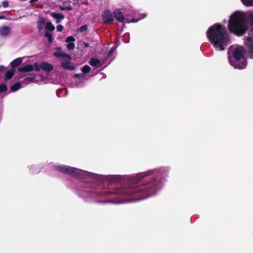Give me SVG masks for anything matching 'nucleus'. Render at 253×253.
<instances>
[{
  "mask_svg": "<svg viewBox=\"0 0 253 253\" xmlns=\"http://www.w3.org/2000/svg\"><path fill=\"white\" fill-rule=\"evenodd\" d=\"M55 169L59 172L68 174L72 177H79L82 172L79 169L65 165L55 166Z\"/></svg>",
  "mask_w": 253,
  "mask_h": 253,
  "instance_id": "obj_5",
  "label": "nucleus"
},
{
  "mask_svg": "<svg viewBox=\"0 0 253 253\" xmlns=\"http://www.w3.org/2000/svg\"><path fill=\"white\" fill-rule=\"evenodd\" d=\"M73 9V8L72 6H71V5H69L68 6L66 7V10L67 11H71Z\"/></svg>",
  "mask_w": 253,
  "mask_h": 253,
  "instance_id": "obj_36",
  "label": "nucleus"
},
{
  "mask_svg": "<svg viewBox=\"0 0 253 253\" xmlns=\"http://www.w3.org/2000/svg\"><path fill=\"white\" fill-rule=\"evenodd\" d=\"M207 36L211 42L221 50L224 49V46L227 44L229 40L226 28L219 24L210 27L207 32Z\"/></svg>",
  "mask_w": 253,
  "mask_h": 253,
  "instance_id": "obj_3",
  "label": "nucleus"
},
{
  "mask_svg": "<svg viewBox=\"0 0 253 253\" xmlns=\"http://www.w3.org/2000/svg\"><path fill=\"white\" fill-rule=\"evenodd\" d=\"M54 56L56 57H60L63 59V61L65 63H68V59H69V63H71V57L70 55L63 52L62 51H57L53 53Z\"/></svg>",
  "mask_w": 253,
  "mask_h": 253,
  "instance_id": "obj_8",
  "label": "nucleus"
},
{
  "mask_svg": "<svg viewBox=\"0 0 253 253\" xmlns=\"http://www.w3.org/2000/svg\"><path fill=\"white\" fill-rule=\"evenodd\" d=\"M34 66V70L35 69L36 71H40L42 68H41V64H39L38 62H35L33 65Z\"/></svg>",
  "mask_w": 253,
  "mask_h": 253,
  "instance_id": "obj_26",
  "label": "nucleus"
},
{
  "mask_svg": "<svg viewBox=\"0 0 253 253\" xmlns=\"http://www.w3.org/2000/svg\"><path fill=\"white\" fill-rule=\"evenodd\" d=\"M3 16H0V19L2 18Z\"/></svg>",
  "mask_w": 253,
  "mask_h": 253,
  "instance_id": "obj_40",
  "label": "nucleus"
},
{
  "mask_svg": "<svg viewBox=\"0 0 253 253\" xmlns=\"http://www.w3.org/2000/svg\"><path fill=\"white\" fill-rule=\"evenodd\" d=\"M75 46L74 43L69 42L67 45V48L69 50H72L75 48Z\"/></svg>",
  "mask_w": 253,
  "mask_h": 253,
  "instance_id": "obj_29",
  "label": "nucleus"
},
{
  "mask_svg": "<svg viewBox=\"0 0 253 253\" xmlns=\"http://www.w3.org/2000/svg\"><path fill=\"white\" fill-rule=\"evenodd\" d=\"M50 16L56 20V22L59 23L61 20L65 18V16L62 13H56L55 12H51L50 13Z\"/></svg>",
  "mask_w": 253,
  "mask_h": 253,
  "instance_id": "obj_11",
  "label": "nucleus"
},
{
  "mask_svg": "<svg viewBox=\"0 0 253 253\" xmlns=\"http://www.w3.org/2000/svg\"><path fill=\"white\" fill-rule=\"evenodd\" d=\"M84 75L83 74H76L75 75V77L78 79L83 78L84 77Z\"/></svg>",
  "mask_w": 253,
  "mask_h": 253,
  "instance_id": "obj_32",
  "label": "nucleus"
},
{
  "mask_svg": "<svg viewBox=\"0 0 253 253\" xmlns=\"http://www.w3.org/2000/svg\"><path fill=\"white\" fill-rule=\"evenodd\" d=\"M36 79V75L32 74L31 76L26 77L24 79L23 83L26 84H29L31 82H34Z\"/></svg>",
  "mask_w": 253,
  "mask_h": 253,
  "instance_id": "obj_17",
  "label": "nucleus"
},
{
  "mask_svg": "<svg viewBox=\"0 0 253 253\" xmlns=\"http://www.w3.org/2000/svg\"><path fill=\"white\" fill-rule=\"evenodd\" d=\"M57 30L59 32H61L63 31V29H64V27L63 25H58L57 27Z\"/></svg>",
  "mask_w": 253,
  "mask_h": 253,
  "instance_id": "obj_33",
  "label": "nucleus"
},
{
  "mask_svg": "<svg viewBox=\"0 0 253 253\" xmlns=\"http://www.w3.org/2000/svg\"><path fill=\"white\" fill-rule=\"evenodd\" d=\"M44 36L48 38V42H52L53 41V38L52 35L48 32H46L44 33Z\"/></svg>",
  "mask_w": 253,
  "mask_h": 253,
  "instance_id": "obj_24",
  "label": "nucleus"
},
{
  "mask_svg": "<svg viewBox=\"0 0 253 253\" xmlns=\"http://www.w3.org/2000/svg\"><path fill=\"white\" fill-rule=\"evenodd\" d=\"M113 14L110 9H105L102 14V18L103 23L105 24H110L112 23L114 20Z\"/></svg>",
  "mask_w": 253,
  "mask_h": 253,
  "instance_id": "obj_7",
  "label": "nucleus"
},
{
  "mask_svg": "<svg viewBox=\"0 0 253 253\" xmlns=\"http://www.w3.org/2000/svg\"><path fill=\"white\" fill-rule=\"evenodd\" d=\"M66 42H73L75 41V39L73 36H69L67 38L66 40Z\"/></svg>",
  "mask_w": 253,
  "mask_h": 253,
  "instance_id": "obj_28",
  "label": "nucleus"
},
{
  "mask_svg": "<svg viewBox=\"0 0 253 253\" xmlns=\"http://www.w3.org/2000/svg\"><path fill=\"white\" fill-rule=\"evenodd\" d=\"M5 69H6V68L5 67V66H4L3 65H0V72H2Z\"/></svg>",
  "mask_w": 253,
  "mask_h": 253,
  "instance_id": "obj_35",
  "label": "nucleus"
},
{
  "mask_svg": "<svg viewBox=\"0 0 253 253\" xmlns=\"http://www.w3.org/2000/svg\"><path fill=\"white\" fill-rule=\"evenodd\" d=\"M249 25L253 26V13L247 15L245 13L236 11L230 16L228 28L231 33L237 36H241L246 32Z\"/></svg>",
  "mask_w": 253,
  "mask_h": 253,
  "instance_id": "obj_2",
  "label": "nucleus"
},
{
  "mask_svg": "<svg viewBox=\"0 0 253 253\" xmlns=\"http://www.w3.org/2000/svg\"><path fill=\"white\" fill-rule=\"evenodd\" d=\"M71 63H69V59H68V63L62 62L61 63V67L65 70H74L75 67L74 66L70 65Z\"/></svg>",
  "mask_w": 253,
  "mask_h": 253,
  "instance_id": "obj_15",
  "label": "nucleus"
},
{
  "mask_svg": "<svg viewBox=\"0 0 253 253\" xmlns=\"http://www.w3.org/2000/svg\"><path fill=\"white\" fill-rule=\"evenodd\" d=\"M39 0H31L30 2L31 3V4H33L34 3H35V2H37L39 1Z\"/></svg>",
  "mask_w": 253,
  "mask_h": 253,
  "instance_id": "obj_39",
  "label": "nucleus"
},
{
  "mask_svg": "<svg viewBox=\"0 0 253 253\" xmlns=\"http://www.w3.org/2000/svg\"><path fill=\"white\" fill-rule=\"evenodd\" d=\"M23 61V58L19 57L13 60L10 63L11 69H14L21 65Z\"/></svg>",
  "mask_w": 253,
  "mask_h": 253,
  "instance_id": "obj_12",
  "label": "nucleus"
},
{
  "mask_svg": "<svg viewBox=\"0 0 253 253\" xmlns=\"http://www.w3.org/2000/svg\"><path fill=\"white\" fill-rule=\"evenodd\" d=\"M116 48H117V46L114 45L111 48V49L110 50V51L108 53V56H111L113 53V52L116 50Z\"/></svg>",
  "mask_w": 253,
  "mask_h": 253,
  "instance_id": "obj_30",
  "label": "nucleus"
},
{
  "mask_svg": "<svg viewBox=\"0 0 253 253\" xmlns=\"http://www.w3.org/2000/svg\"><path fill=\"white\" fill-rule=\"evenodd\" d=\"M84 45L85 47H88L89 46V44L87 42H84Z\"/></svg>",
  "mask_w": 253,
  "mask_h": 253,
  "instance_id": "obj_38",
  "label": "nucleus"
},
{
  "mask_svg": "<svg viewBox=\"0 0 253 253\" xmlns=\"http://www.w3.org/2000/svg\"><path fill=\"white\" fill-rule=\"evenodd\" d=\"M233 56H229V61L235 68L243 69L246 68L247 60L244 55V49L242 46L236 47L232 52Z\"/></svg>",
  "mask_w": 253,
  "mask_h": 253,
  "instance_id": "obj_4",
  "label": "nucleus"
},
{
  "mask_svg": "<svg viewBox=\"0 0 253 253\" xmlns=\"http://www.w3.org/2000/svg\"><path fill=\"white\" fill-rule=\"evenodd\" d=\"M245 42L249 56L251 58H253V29L249 33Z\"/></svg>",
  "mask_w": 253,
  "mask_h": 253,
  "instance_id": "obj_6",
  "label": "nucleus"
},
{
  "mask_svg": "<svg viewBox=\"0 0 253 253\" xmlns=\"http://www.w3.org/2000/svg\"><path fill=\"white\" fill-rule=\"evenodd\" d=\"M41 68L43 70L47 72H50L53 69V65L46 62H42L41 63Z\"/></svg>",
  "mask_w": 253,
  "mask_h": 253,
  "instance_id": "obj_10",
  "label": "nucleus"
},
{
  "mask_svg": "<svg viewBox=\"0 0 253 253\" xmlns=\"http://www.w3.org/2000/svg\"><path fill=\"white\" fill-rule=\"evenodd\" d=\"M15 74V69H11L10 70L7 71L5 73L3 76V80L4 81H7L11 79Z\"/></svg>",
  "mask_w": 253,
  "mask_h": 253,
  "instance_id": "obj_14",
  "label": "nucleus"
},
{
  "mask_svg": "<svg viewBox=\"0 0 253 253\" xmlns=\"http://www.w3.org/2000/svg\"><path fill=\"white\" fill-rule=\"evenodd\" d=\"M45 28L46 30L53 31L55 30V27L52 25V23L50 22H47Z\"/></svg>",
  "mask_w": 253,
  "mask_h": 253,
  "instance_id": "obj_21",
  "label": "nucleus"
},
{
  "mask_svg": "<svg viewBox=\"0 0 253 253\" xmlns=\"http://www.w3.org/2000/svg\"><path fill=\"white\" fill-rule=\"evenodd\" d=\"M243 4L246 6H253V0H241Z\"/></svg>",
  "mask_w": 253,
  "mask_h": 253,
  "instance_id": "obj_22",
  "label": "nucleus"
},
{
  "mask_svg": "<svg viewBox=\"0 0 253 253\" xmlns=\"http://www.w3.org/2000/svg\"><path fill=\"white\" fill-rule=\"evenodd\" d=\"M113 14L115 19L119 22H123L125 21V17L120 9H116Z\"/></svg>",
  "mask_w": 253,
  "mask_h": 253,
  "instance_id": "obj_9",
  "label": "nucleus"
},
{
  "mask_svg": "<svg viewBox=\"0 0 253 253\" xmlns=\"http://www.w3.org/2000/svg\"><path fill=\"white\" fill-rule=\"evenodd\" d=\"M87 28H88V26L87 25H86V24L84 25L80 28L79 31L81 32H85L87 30Z\"/></svg>",
  "mask_w": 253,
  "mask_h": 253,
  "instance_id": "obj_27",
  "label": "nucleus"
},
{
  "mask_svg": "<svg viewBox=\"0 0 253 253\" xmlns=\"http://www.w3.org/2000/svg\"><path fill=\"white\" fill-rule=\"evenodd\" d=\"M63 91L62 88H59L56 90V94L58 96H60V94H61V92Z\"/></svg>",
  "mask_w": 253,
  "mask_h": 253,
  "instance_id": "obj_34",
  "label": "nucleus"
},
{
  "mask_svg": "<svg viewBox=\"0 0 253 253\" xmlns=\"http://www.w3.org/2000/svg\"><path fill=\"white\" fill-rule=\"evenodd\" d=\"M10 33V28L7 26H1L0 28V33L2 36H5Z\"/></svg>",
  "mask_w": 253,
  "mask_h": 253,
  "instance_id": "obj_16",
  "label": "nucleus"
},
{
  "mask_svg": "<svg viewBox=\"0 0 253 253\" xmlns=\"http://www.w3.org/2000/svg\"><path fill=\"white\" fill-rule=\"evenodd\" d=\"M2 6L4 7H7L9 5V2L7 0H4L1 2Z\"/></svg>",
  "mask_w": 253,
  "mask_h": 253,
  "instance_id": "obj_31",
  "label": "nucleus"
},
{
  "mask_svg": "<svg viewBox=\"0 0 253 253\" xmlns=\"http://www.w3.org/2000/svg\"><path fill=\"white\" fill-rule=\"evenodd\" d=\"M45 19L43 18H41L38 21V28L39 30H42L44 26L45 25Z\"/></svg>",
  "mask_w": 253,
  "mask_h": 253,
  "instance_id": "obj_18",
  "label": "nucleus"
},
{
  "mask_svg": "<svg viewBox=\"0 0 253 253\" xmlns=\"http://www.w3.org/2000/svg\"><path fill=\"white\" fill-rule=\"evenodd\" d=\"M21 86V84L20 82H18L11 86L10 90L11 91H15L18 90Z\"/></svg>",
  "mask_w": 253,
  "mask_h": 253,
  "instance_id": "obj_20",
  "label": "nucleus"
},
{
  "mask_svg": "<svg viewBox=\"0 0 253 253\" xmlns=\"http://www.w3.org/2000/svg\"><path fill=\"white\" fill-rule=\"evenodd\" d=\"M152 172L147 171L139 173L129 179L132 186L123 187L113 190H106V196L110 194H117L122 197H130L133 201H139L153 196L159 190L162 185V176L160 173L153 174L148 177Z\"/></svg>",
  "mask_w": 253,
  "mask_h": 253,
  "instance_id": "obj_1",
  "label": "nucleus"
},
{
  "mask_svg": "<svg viewBox=\"0 0 253 253\" xmlns=\"http://www.w3.org/2000/svg\"><path fill=\"white\" fill-rule=\"evenodd\" d=\"M59 7L60 8V10H61L62 11L66 10V7H64V6L59 5Z\"/></svg>",
  "mask_w": 253,
  "mask_h": 253,
  "instance_id": "obj_37",
  "label": "nucleus"
},
{
  "mask_svg": "<svg viewBox=\"0 0 253 253\" xmlns=\"http://www.w3.org/2000/svg\"><path fill=\"white\" fill-rule=\"evenodd\" d=\"M34 70V66L31 64H27L24 67H20L18 69L19 72H29Z\"/></svg>",
  "mask_w": 253,
  "mask_h": 253,
  "instance_id": "obj_13",
  "label": "nucleus"
},
{
  "mask_svg": "<svg viewBox=\"0 0 253 253\" xmlns=\"http://www.w3.org/2000/svg\"><path fill=\"white\" fill-rule=\"evenodd\" d=\"M90 70V67L87 65H84L82 68V71L84 74H86V73H89Z\"/></svg>",
  "mask_w": 253,
  "mask_h": 253,
  "instance_id": "obj_23",
  "label": "nucleus"
},
{
  "mask_svg": "<svg viewBox=\"0 0 253 253\" xmlns=\"http://www.w3.org/2000/svg\"><path fill=\"white\" fill-rule=\"evenodd\" d=\"M100 63L99 59L95 58H91L89 61V64L91 66H97Z\"/></svg>",
  "mask_w": 253,
  "mask_h": 253,
  "instance_id": "obj_19",
  "label": "nucleus"
},
{
  "mask_svg": "<svg viewBox=\"0 0 253 253\" xmlns=\"http://www.w3.org/2000/svg\"><path fill=\"white\" fill-rule=\"evenodd\" d=\"M7 90V87L5 84H0V92L3 93Z\"/></svg>",
  "mask_w": 253,
  "mask_h": 253,
  "instance_id": "obj_25",
  "label": "nucleus"
}]
</instances>
